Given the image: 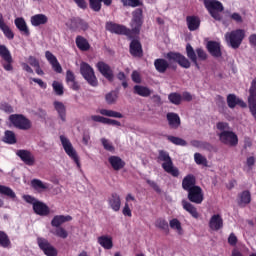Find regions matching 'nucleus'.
I'll use <instances>...</instances> for the list:
<instances>
[{
  "label": "nucleus",
  "mask_w": 256,
  "mask_h": 256,
  "mask_svg": "<svg viewBox=\"0 0 256 256\" xmlns=\"http://www.w3.org/2000/svg\"><path fill=\"white\" fill-rule=\"evenodd\" d=\"M0 57L6 62L2 65L3 69L5 71H13V56H11L7 46L0 44Z\"/></svg>",
  "instance_id": "14"
},
{
  "label": "nucleus",
  "mask_w": 256,
  "mask_h": 256,
  "mask_svg": "<svg viewBox=\"0 0 256 256\" xmlns=\"http://www.w3.org/2000/svg\"><path fill=\"white\" fill-rule=\"evenodd\" d=\"M60 141L62 143V147H63L66 155H68V157H70V159H73V161H74V163H76L78 169H81V162L79 161V155L77 154V150H75V148L73 147V144L71 143L69 138L65 137L64 135H61Z\"/></svg>",
  "instance_id": "8"
},
{
  "label": "nucleus",
  "mask_w": 256,
  "mask_h": 256,
  "mask_svg": "<svg viewBox=\"0 0 256 256\" xmlns=\"http://www.w3.org/2000/svg\"><path fill=\"white\" fill-rule=\"evenodd\" d=\"M226 14L229 15L230 19L238 25H241V23H243V16H241V14L237 12L231 13L229 10L226 11Z\"/></svg>",
  "instance_id": "53"
},
{
  "label": "nucleus",
  "mask_w": 256,
  "mask_h": 256,
  "mask_svg": "<svg viewBox=\"0 0 256 256\" xmlns=\"http://www.w3.org/2000/svg\"><path fill=\"white\" fill-rule=\"evenodd\" d=\"M30 21L33 27H39V25L47 24V21H49V18H47L45 14H36L31 17Z\"/></svg>",
  "instance_id": "39"
},
{
  "label": "nucleus",
  "mask_w": 256,
  "mask_h": 256,
  "mask_svg": "<svg viewBox=\"0 0 256 256\" xmlns=\"http://www.w3.org/2000/svg\"><path fill=\"white\" fill-rule=\"evenodd\" d=\"M33 211L36 215H39L40 217H47V215L51 213V209H49V206L39 200L33 203Z\"/></svg>",
  "instance_id": "19"
},
{
  "label": "nucleus",
  "mask_w": 256,
  "mask_h": 256,
  "mask_svg": "<svg viewBox=\"0 0 256 256\" xmlns=\"http://www.w3.org/2000/svg\"><path fill=\"white\" fill-rule=\"evenodd\" d=\"M166 59L157 58L154 60V67L158 73H167V69L177 71V63L182 69H189L191 67V61L180 52L170 51L166 54Z\"/></svg>",
  "instance_id": "2"
},
{
  "label": "nucleus",
  "mask_w": 256,
  "mask_h": 256,
  "mask_svg": "<svg viewBox=\"0 0 256 256\" xmlns=\"http://www.w3.org/2000/svg\"><path fill=\"white\" fill-rule=\"evenodd\" d=\"M119 99V93L117 91H111L105 95V101L108 105H115Z\"/></svg>",
  "instance_id": "45"
},
{
  "label": "nucleus",
  "mask_w": 256,
  "mask_h": 256,
  "mask_svg": "<svg viewBox=\"0 0 256 256\" xmlns=\"http://www.w3.org/2000/svg\"><path fill=\"white\" fill-rule=\"evenodd\" d=\"M100 115L104 117H114V119H123V114L114 110L101 109Z\"/></svg>",
  "instance_id": "46"
},
{
  "label": "nucleus",
  "mask_w": 256,
  "mask_h": 256,
  "mask_svg": "<svg viewBox=\"0 0 256 256\" xmlns=\"http://www.w3.org/2000/svg\"><path fill=\"white\" fill-rule=\"evenodd\" d=\"M66 83L73 91H79V89H81L79 82H77L75 78V73H73L71 70L66 71Z\"/></svg>",
  "instance_id": "30"
},
{
  "label": "nucleus",
  "mask_w": 256,
  "mask_h": 256,
  "mask_svg": "<svg viewBox=\"0 0 256 256\" xmlns=\"http://www.w3.org/2000/svg\"><path fill=\"white\" fill-rule=\"evenodd\" d=\"M31 185L33 189H35L36 191H39V189H48V187L43 183V181L39 179H33L31 181Z\"/></svg>",
  "instance_id": "57"
},
{
  "label": "nucleus",
  "mask_w": 256,
  "mask_h": 256,
  "mask_svg": "<svg viewBox=\"0 0 256 256\" xmlns=\"http://www.w3.org/2000/svg\"><path fill=\"white\" fill-rule=\"evenodd\" d=\"M80 73L82 77L87 81L88 85L91 87H98L99 80H97V76L95 75V70L91 65L86 62H82L80 64Z\"/></svg>",
  "instance_id": "6"
},
{
  "label": "nucleus",
  "mask_w": 256,
  "mask_h": 256,
  "mask_svg": "<svg viewBox=\"0 0 256 256\" xmlns=\"http://www.w3.org/2000/svg\"><path fill=\"white\" fill-rule=\"evenodd\" d=\"M10 123L16 127V129H21L22 131H29L31 128V120L23 116V114H12L9 117Z\"/></svg>",
  "instance_id": "9"
},
{
  "label": "nucleus",
  "mask_w": 256,
  "mask_h": 256,
  "mask_svg": "<svg viewBox=\"0 0 256 256\" xmlns=\"http://www.w3.org/2000/svg\"><path fill=\"white\" fill-rule=\"evenodd\" d=\"M206 49L212 57L219 58L223 55L221 52V44H219L217 41H208Z\"/></svg>",
  "instance_id": "22"
},
{
  "label": "nucleus",
  "mask_w": 256,
  "mask_h": 256,
  "mask_svg": "<svg viewBox=\"0 0 256 256\" xmlns=\"http://www.w3.org/2000/svg\"><path fill=\"white\" fill-rule=\"evenodd\" d=\"M155 226L162 231H169V223L163 218H158L155 222Z\"/></svg>",
  "instance_id": "54"
},
{
  "label": "nucleus",
  "mask_w": 256,
  "mask_h": 256,
  "mask_svg": "<svg viewBox=\"0 0 256 256\" xmlns=\"http://www.w3.org/2000/svg\"><path fill=\"white\" fill-rule=\"evenodd\" d=\"M187 199L190 203H195L196 205H201L205 199L203 194V189L200 186L193 187L187 191Z\"/></svg>",
  "instance_id": "12"
},
{
  "label": "nucleus",
  "mask_w": 256,
  "mask_h": 256,
  "mask_svg": "<svg viewBox=\"0 0 256 256\" xmlns=\"http://www.w3.org/2000/svg\"><path fill=\"white\" fill-rule=\"evenodd\" d=\"M108 205L115 213L119 212L121 210V196L115 192L112 193L108 198Z\"/></svg>",
  "instance_id": "24"
},
{
  "label": "nucleus",
  "mask_w": 256,
  "mask_h": 256,
  "mask_svg": "<svg viewBox=\"0 0 256 256\" xmlns=\"http://www.w3.org/2000/svg\"><path fill=\"white\" fill-rule=\"evenodd\" d=\"M17 157L25 163V165H28L29 167H33L35 165V156L31 153L29 150H17L16 152Z\"/></svg>",
  "instance_id": "18"
},
{
  "label": "nucleus",
  "mask_w": 256,
  "mask_h": 256,
  "mask_svg": "<svg viewBox=\"0 0 256 256\" xmlns=\"http://www.w3.org/2000/svg\"><path fill=\"white\" fill-rule=\"evenodd\" d=\"M14 25H16V28L22 35H25V37H29L31 35V31H29V27L27 26V22H25V18L18 17L14 20Z\"/></svg>",
  "instance_id": "26"
},
{
  "label": "nucleus",
  "mask_w": 256,
  "mask_h": 256,
  "mask_svg": "<svg viewBox=\"0 0 256 256\" xmlns=\"http://www.w3.org/2000/svg\"><path fill=\"white\" fill-rule=\"evenodd\" d=\"M182 207L184 211H187V213H189L194 219H197L199 217L197 207H195V205H193L191 202L187 200H182Z\"/></svg>",
  "instance_id": "36"
},
{
  "label": "nucleus",
  "mask_w": 256,
  "mask_h": 256,
  "mask_svg": "<svg viewBox=\"0 0 256 256\" xmlns=\"http://www.w3.org/2000/svg\"><path fill=\"white\" fill-rule=\"evenodd\" d=\"M98 243L103 247V249L111 250L113 249V237L108 235H102L98 237Z\"/></svg>",
  "instance_id": "37"
},
{
  "label": "nucleus",
  "mask_w": 256,
  "mask_h": 256,
  "mask_svg": "<svg viewBox=\"0 0 256 256\" xmlns=\"http://www.w3.org/2000/svg\"><path fill=\"white\" fill-rule=\"evenodd\" d=\"M89 1V7L94 11L95 13H99L101 11V8L103 7V4L106 5V7H110L112 5L113 0H88Z\"/></svg>",
  "instance_id": "29"
},
{
  "label": "nucleus",
  "mask_w": 256,
  "mask_h": 256,
  "mask_svg": "<svg viewBox=\"0 0 256 256\" xmlns=\"http://www.w3.org/2000/svg\"><path fill=\"white\" fill-rule=\"evenodd\" d=\"M131 78L134 83H141V74L139 72L133 71Z\"/></svg>",
  "instance_id": "64"
},
{
  "label": "nucleus",
  "mask_w": 256,
  "mask_h": 256,
  "mask_svg": "<svg viewBox=\"0 0 256 256\" xmlns=\"http://www.w3.org/2000/svg\"><path fill=\"white\" fill-rule=\"evenodd\" d=\"M216 127L218 131H221V133H223V131H229V123L227 122H218Z\"/></svg>",
  "instance_id": "59"
},
{
  "label": "nucleus",
  "mask_w": 256,
  "mask_h": 256,
  "mask_svg": "<svg viewBox=\"0 0 256 256\" xmlns=\"http://www.w3.org/2000/svg\"><path fill=\"white\" fill-rule=\"evenodd\" d=\"M186 23L189 31H197L201 27V19L198 16H187Z\"/></svg>",
  "instance_id": "35"
},
{
  "label": "nucleus",
  "mask_w": 256,
  "mask_h": 256,
  "mask_svg": "<svg viewBox=\"0 0 256 256\" xmlns=\"http://www.w3.org/2000/svg\"><path fill=\"white\" fill-rule=\"evenodd\" d=\"M194 161L197 165H204V167H207V158L201 155V153L194 154Z\"/></svg>",
  "instance_id": "56"
},
{
  "label": "nucleus",
  "mask_w": 256,
  "mask_h": 256,
  "mask_svg": "<svg viewBox=\"0 0 256 256\" xmlns=\"http://www.w3.org/2000/svg\"><path fill=\"white\" fill-rule=\"evenodd\" d=\"M157 160L163 161L162 169H164L166 173H169L172 177H179V168L173 166V160L171 159L169 152L159 150Z\"/></svg>",
  "instance_id": "3"
},
{
  "label": "nucleus",
  "mask_w": 256,
  "mask_h": 256,
  "mask_svg": "<svg viewBox=\"0 0 256 256\" xmlns=\"http://www.w3.org/2000/svg\"><path fill=\"white\" fill-rule=\"evenodd\" d=\"M166 119L171 129H179V127H181V118L179 117V114L175 112H169L166 115Z\"/></svg>",
  "instance_id": "28"
},
{
  "label": "nucleus",
  "mask_w": 256,
  "mask_h": 256,
  "mask_svg": "<svg viewBox=\"0 0 256 256\" xmlns=\"http://www.w3.org/2000/svg\"><path fill=\"white\" fill-rule=\"evenodd\" d=\"M218 138L223 145H228V147H237L239 145V137L231 130L218 133Z\"/></svg>",
  "instance_id": "10"
},
{
  "label": "nucleus",
  "mask_w": 256,
  "mask_h": 256,
  "mask_svg": "<svg viewBox=\"0 0 256 256\" xmlns=\"http://www.w3.org/2000/svg\"><path fill=\"white\" fill-rule=\"evenodd\" d=\"M226 41L229 43L232 49H239L243 40L245 39V30L243 29H236L232 30L231 32H227L225 34Z\"/></svg>",
  "instance_id": "7"
},
{
  "label": "nucleus",
  "mask_w": 256,
  "mask_h": 256,
  "mask_svg": "<svg viewBox=\"0 0 256 256\" xmlns=\"http://www.w3.org/2000/svg\"><path fill=\"white\" fill-rule=\"evenodd\" d=\"M28 63H29V65H31V67H34V68H36V67H38V65H40L38 59L35 58L34 56L28 57Z\"/></svg>",
  "instance_id": "63"
},
{
  "label": "nucleus",
  "mask_w": 256,
  "mask_h": 256,
  "mask_svg": "<svg viewBox=\"0 0 256 256\" xmlns=\"http://www.w3.org/2000/svg\"><path fill=\"white\" fill-rule=\"evenodd\" d=\"M101 143L106 151H110V153H113L115 151V147L107 138H101Z\"/></svg>",
  "instance_id": "58"
},
{
  "label": "nucleus",
  "mask_w": 256,
  "mask_h": 256,
  "mask_svg": "<svg viewBox=\"0 0 256 256\" xmlns=\"http://www.w3.org/2000/svg\"><path fill=\"white\" fill-rule=\"evenodd\" d=\"M108 163H110L114 171H121L125 167V161L119 156H110L108 158Z\"/></svg>",
  "instance_id": "34"
},
{
  "label": "nucleus",
  "mask_w": 256,
  "mask_h": 256,
  "mask_svg": "<svg viewBox=\"0 0 256 256\" xmlns=\"http://www.w3.org/2000/svg\"><path fill=\"white\" fill-rule=\"evenodd\" d=\"M123 7H143V1L142 0H120Z\"/></svg>",
  "instance_id": "50"
},
{
  "label": "nucleus",
  "mask_w": 256,
  "mask_h": 256,
  "mask_svg": "<svg viewBox=\"0 0 256 256\" xmlns=\"http://www.w3.org/2000/svg\"><path fill=\"white\" fill-rule=\"evenodd\" d=\"M53 105L55 111L58 113V117L65 123V121H67V108L65 107V104L60 101H54Z\"/></svg>",
  "instance_id": "32"
},
{
  "label": "nucleus",
  "mask_w": 256,
  "mask_h": 256,
  "mask_svg": "<svg viewBox=\"0 0 256 256\" xmlns=\"http://www.w3.org/2000/svg\"><path fill=\"white\" fill-rule=\"evenodd\" d=\"M75 43L80 51H89V49H91V44H89V40L81 35H78L76 37Z\"/></svg>",
  "instance_id": "38"
},
{
  "label": "nucleus",
  "mask_w": 256,
  "mask_h": 256,
  "mask_svg": "<svg viewBox=\"0 0 256 256\" xmlns=\"http://www.w3.org/2000/svg\"><path fill=\"white\" fill-rule=\"evenodd\" d=\"M0 247L3 249H11V239H9V235L5 233V231L0 230Z\"/></svg>",
  "instance_id": "44"
},
{
  "label": "nucleus",
  "mask_w": 256,
  "mask_h": 256,
  "mask_svg": "<svg viewBox=\"0 0 256 256\" xmlns=\"http://www.w3.org/2000/svg\"><path fill=\"white\" fill-rule=\"evenodd\" d=\"M37 245L39 249L44 253L46 256H57L59 255V252L57 251V248L51 244L47 240V238L44 237H38L37 238Z\"/></svg>",
  "instance_id": "11"
},
{
  "label": "nucleus",
  "mask_w": 256,
  "mask_h": 256,
  "mask_svg": "<svg viewBox=\"0 0 256 256\" xmlns=\"http://www.w3.org/2000/svg\"><path fill=\"white\" fill-rule=\"evenodd\" d=\"M169 226L177 231L178 235H183V227L181 226V222L177 218H173L169 222Z\"/></svg>",
  "instance_id": "49"
},
{
  "label": "nucleus",
  "mask_w": 256,
  "mask_h": 256,
  "mask_svg": "<svg viewBox=\"0 0 256 256\" xmlns=\"http://www.w3.org/2000/svg\"><path fill=\"white\" fill-rule=\"evenodd\" d=\"M0 195H5L6 197H9V199H15V197H17L15 191L5 185H0Z\"/></svg>",
  "instance_id": "47"
},
{
  "label": "nucleus",
  "mask_w": 256,
  "mask_h": 256,
  "mask_svg": "<svg viewBox=\"0 0 256 256\" xmlns=\"http://www.w3.org/2000/svg\"><path fill=\"white\" fill-rule=\"evenodd\" d=\"M51 233L60 239H67V237H69V232H67L66 229L62 226L56 227V229L52 230Z\"/></svg>",
  "instance_id": "48"
},
{
  "label": "nucleus",
  "mask_w": 256,
  "mask_h": 256,
  "mask_svg": "<svg viewBox=\"0 0 256 256\" xmlns=\"http://www.w3.org/2000/svg\"><path fill=\"white\" fill-rule=\"evenodd\" d=\"M143 22V9L137 8L132 12V19L130 22L131 29L115 22H107L105 27L106 31H109L110 33H114L115 35H125L128 39H133L135 35L141 33Z\"/></svg>",
  "instance_id": "1"
},
{
  "label": "nucleus",
  "mask_w": 256,
  "mask_h": 256,
  "mask_svg": "<svg viewBox=\"0 0 256 256\" xmlns=\"http://www.w3.org/2000/svg\"><path fill=\"white\" fill-rule=\"evenodd\" d=\"M69 221H73V217L71 215H56L51 220L52 227H61L63 223H69Z\"/></svg>",
  "instance_id": "33"
},
{
  "label": "nucleus",
  "mask_w": 256,
  "mask_h": 256,
  "mask_svg": "<svg viewBox=\"0 0 256 256\" xmlns=\"http://www.w3.org/2000/svg\"><path fill=\"white\" fill-rule=\"evenodd\" d=\"M70 31H87L89 29V23L80 17H73L69 20Z\"/></svg>",
  "instance_id": "16"
},
{
  "label": "nucleus",
  "mask_w": 256,
  "mask_h": 256,
  "mask_svg": "<svg viewBox=\"0 0 256 256\" xmlns=\"http://www.w3.org/2000/svg\"><path fill=\"white\" fill-rule=\"evenodd\" d=\"M193 187H197V178L193 174H188L182 180V189L190 191Z\"/></svg>",
  "instance_id": "27"
},
{
  "label": "nucleus",
  "mask_w": 256,
  "mask_h": 256,
  "mask_svg": "<svg viewBox=\"0 0 256 256\" xmlns=\"http://www.w3.org/2000/svg\"><path fill=\"white\" fill-rule=\"evenodd\" d=\"M248 108L249 111L256 121V80L251 82L248 96Z\"/></svg>",
  "instance_id": "13"
},
{
  "label": "nucleus",
  "mask_w": 256,
  "mask_h": 256,
  "mask_svg": "<svg viewBox=\"0 0 256 256\" xmlns=\"http://www.w3.org/2000/svg\"><path fill=\"white\" fill-rule=\"evenodd\" d=\"M91 119L95 123H103V125H114L116 127H121V122H119L117 120H113L111 118H105L100 115H92Z\"/></svg>",
  "instance_id": "31"
},
{
  "label": "nucleus",
  "mask_w": 256,
  "mask_h": 256,
  "mask_svg": "<svg viewBox=\"0 0 256 256\" xmlns=\"http://www.w3.org/2000/svg\"><path fill=\"white\" fill-rule=\"evenodd\" d=\"M96 69L99 71V73L102 74V77L107 79L110 83H113L115 79V74L113 73V69H111V66L103 61H99L96 64Z\"/></svg>",
  "instance_id": "15"
},
{
  "label": "nucleus",
  "mask_w": 256,
  "mask_h": 256,
  "mask_svg": "<svg viewBox=\"0 0 256 256\" xmlns=\"http://www.w3.org/2000/svg\"><path fill=\"white\" fill-rule=\"evenodd\" d=\"M2 141L4 143H7L8 145H15V143H17V137L15 136V132L11 130H6Z\"/></svg>",
  "instance_id": "43"
},
{
  "label": "nucleus",
  "mask_w": 256,
  "mask_h": 256,
  "mask_svg": "<svg viewBox=\"0 0 256 256\" xmlns=\"http://www.w3.org/2000/svg\"><path fill=\"white\" fill-rule=\"evenodd\" d=\"M204 6L207 9L210 17L215 21H223V15L221 13L225 11L223 3L218 0H204Z\"/></svg>",
  "instance_id": "4"
},
{
  "label": "nucleus",
  "mask_w": 256,
  "mask_h": 256,
  "mask_svg": "<svg viewBox=\"0 0 256 256\" xmlns=\"http://www.w3.org/2000/svg\"><path fill=\"white\" fill-rule=\"evenodd\" d=\"M0 30L2 31L6 39H9V41H13V39H15V33H13L11 27H9L7 23H5V18L3 17L2 13H0Z\"/></svg>",
  "instance_id": "23"
},
{
  "label": "nucleus",
  "mask_w": 256,
  "mask_h": 256,
  "mask_svg": "<svg viewBox=\"0 0 256 256\" xmlns=\"http://www.w3.org/2000/svg\"><path fill=\"white\" fill-rule=\"evenodd\" d=\"M168 141L173 143L174 145H180V147L187 146V141L183 140V138H179L176 136H167Z\"/></svg>",
  "instance_id": "52"
},
{
  "label": "nucleus",
  "mask_w": 256,
  "mask_h": 256,
  "mask_svg": "<svg viewBox=\"0 0 256 256\" xmlns=\"http://www.w3.org/2000/svg\"><path fill=\"white\" fill-rule=\"evenodd\" d=\"M168 99L173 105H181L182 96L177 92L170 93Z\"/></svg>",
  "instance_id": "51"
},
{
  "label": "nucleus",
  "mask_w": 256,
  "mask_h": 256,
  "mask_svg": "<svg viewBox=\"0 0 256 256\" xmlns=\"http://www.w3.org/2000/svg\"><path fill=\"white\" fill-rule=\"evenodd\" d=\"M146 183L152 187L156 193H161V187H159V184H157V182L153 181V180H148L146 181Z\"/></svg>",
  "instance_id": "60"
},
{
  "label": "nucleus",
  "mask_w": 256,
  "mask_h": 256,
  "mask_svg": "<svg viewBox=\"0 0 256 256\" xmlns=\"http://www.w3.org/2000/svg\"><path fill=\"white\" fill-rule=\"evenodd\" d=\"M226 101L230 109H235L237 105H239V107L242 109H246L247 107V103H245L243 99L237 98V95L235 94H228Z\"/></svg>",
  "instance_id": "20"
},
{
  "label": "nucleus",
  "mask_w": 256,
  "mask_h": 256,
  "mask_svg": "<svg viewBox=\"0 0 256 256\" xmlns=\"http://www.w3.org/2000/svg\"><path fill=\"white\" fill-rule=\"evenodd\" d=\"M211 231H220L223 227V217L220 214H214L211 216L208 223Z\"/></svg>",
  "instance_id": "25"
},
{
  "label": "nucleus",
  "mask_w": 256,
  "mask_h": 256,
  "mask_svg": "<svg viewBox=\"0 0 256 256\" xmlns=\"http://www.w3.org/2000/svg\"><path fill=\"white\" fill-rule=\"evenodd\" d=\"M0 109L1 111H5V113H13V107L8 103H1Z\"/></svg>",
  "instance_id": "61"
},
{
  "label": "nucleus",
  "mask_w": 256,
  "mask_h": 256,
  "mask_svg": "<svg viewBox=\"0 0 256 256\" xmlns=\"http://www.w3.org/2000/svg\"><path fill=\"white\" fill-rule=\"evenodd\" d=\"M134 93L135 95H139L140 97H150L151 96V89L146 86L135 85L134 86Z\"/></svg>",
  "instance_id": "42"
},
{
  "label": "nucleus",
  "mask_w": 256,
  "mask_h": 256,
  "mask_svg": "<svg viewBox=\"0 0 256 256\" xmlns=\"http://www.w3.org/2000/svg\"><path fill=\"white\" fill-rule=\"evenodd\" d=\"M126 202L122 209V214L124 217H133V213L131 212V208L129 207V201H136L135 196L133 194L129 193L126 195Z\"/></svg>",
  "instance_id": "40"
},
{
  "label": "nucleus",
  "mask_w": 256,
  "mask_h": 256,
  "mask_svg": "<svg viewBox=\"0 0 256 256\" xmlns=\"http://www.w3.org/2000/svg\"><path fill=\"white\" fill-rule=\"evenodd\" d=\"M217 107H225V98L221 95H217L215 98Z\"/></svg>",
  "instance_id": "62"
},
{
  "label": "nucleus",
  "mask_w": 256,
  "mask_h": 256,
  "mask_svg": "<svg viewBox=\"0 0 256 256\" xmlns=\"http://www.w3.org/2000/svg\"><path fill=\"white\" fill-rule=\"evenodd\" d=\"M129 53L132 57L141 59L143 57V45L139 39H132L129 45Z\"/></svg>",
  "instance_id": "17"
},
{
  "label": "nucleus",
  "mask_w": 256,
  "mask_h": 256,
  "mask_svg": "<svg viewBox=\"0 0 256 256\" xmlns=\"http://www.w3.org/2000/svg\"><path fill=\"white\" fill-rule=\"evenodd\" d=\"M52 87H53V91L58 96H61L65 93V91L63 90V84H61V82L54 81L52 83Z\"/></svg>",
  "instance_id": "55"
},
{
  "label": "nucleus",
  "mask_w": 256,
  "mask_h": 256,
  "mask_svg": "<svg viewBox=\"0 0 256 256\" xmlns=\"http://www.w3.org/2000/svg\"><path fill=\"white\" fill-rule=\"evenodd\" d=\"M45 57L48 63L51 64V67L53 71H55V73H63V67H61L59 60H57V57L53 53H51V51H46Z\"/></svg>",
  "instance_id": "21"
},
{
  "label": "nucleus",
  "mask_w": 256,
  "mask_h": 256,
  "mask_svg": "<svg viewBox=\"0 0 256 256\" xmlns=\"http://www.w3.org/2000/svg\"><path fill=\"white\" fill-rule=\"evenodd\" d=\"M239 199V207H245L249 205V203H251V192H249L248 190L243 191L242 193L239 194Z\"/></svg>",
  "instance_id": "41"
},
{
  "label": "nucleus",
  "mask_w": 256,
  "mask_h": 256,
  "mask_svg": "<svg viewBox=\"0 0 256 256\" xmlns=\"http://www.w3.org/2000/svg\"><path fill=\"white\" fill-rule=\"evenodd\" d=\"M186 55L190 61L195 65L196 69H201V66H199V62H197V57L199 61H207V52L203 50V48H196L193 49V46L191 44L186 45Z\"/></svg>",
  "instance_id": "5"
}]
</instances>
